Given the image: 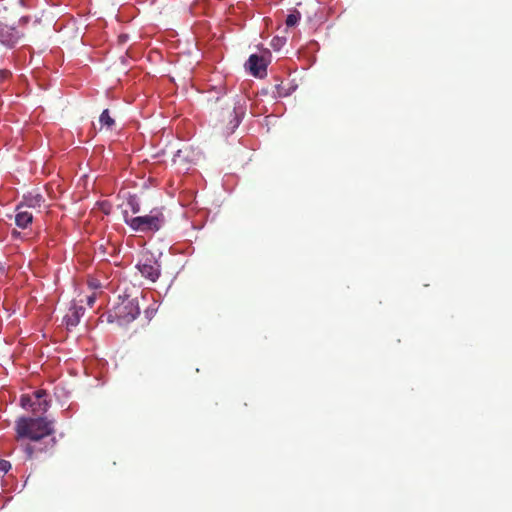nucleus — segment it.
Listing matches in <instances>:
<instances>
[{
    "label": "nucleus",
    "instance_id": "1",
    "mask_svg": "<svg viewBox=\"0 0 512 512\" xmlns=\"http://www.w3.org/2000/svg\"><path fill=\"white\" fill-rule=\"evenodd\" d=\"M16 440L28 439L30 442L23 444L22 449L27 459L31 460L37 453L45 451L43 447H37L34 443L40 442L54 433V422L44 417H19L15 421Z\"/></svg>",
    "mask_w": 512,
    "mask_h": 512
},
{
    "label": "nucleus",
    "instance_id": "2",
    "mask_svg": "<svg viewBox=\"0 0 512 512\" xmlns=\"http://www.w3.org/2000/svg\"><path fill=\"white\" fill-rule=\"evenodd\" d=\"M124 221L132 230L147 233L160 230L164 225L165 218L161 210L154 209L145 216L129 217L126 214Z\"/></svg>",
    "mask_w": 512,
    "mask_h": 512
},
{
    "label": "nucleus",
    "instance_id": "3",
    "mask_svg": "<svg viewBox=\"0 0 512 512\" xmlns=\"http://www.w3.org/2000/svg\"><path fill=\"white\" fill-rule=\"evenodd\" d=\"M140 314L136 299H124L113 307L108 318H116L120 323H129Z\"/></svg>",
    "mask_w": 512,
    "mask_h": 512
},
{
    "label": "nucleus",
    "instance_id": "4",
    "mask_svg": "<svg viewBox=\"0 0 512 512\" xmlns=\"http://www.w3.org/2000/svg\"><path fill=\"white\" fill-rule=\"evenodd\" d=\"M137 269L144 278L151 282H156L161 274V266L152 255H145L138 262Z\"/></svg>",
    "mask_w": 512,
    "mask_h": 512
},
{
    "label": "nucleus",
    "instance_id": "5",
    "mask_svg": "<svg viewBox=\"0 0 512 512\" xmlns=\"http://www.w3.org/2000/svg\"><path fill=\"white\" fill-rule=\"evenodd\" d=\"M268 62L263 56L252 54L248 58L245 67L251 75L258 78H263L267 74Z\"/></svg>",
    "mask_w": 512,
    "mask_h": 512
},
{
    "label": "nucleus",
    "instance_id": "6",
    "mask_svg": "<svg viewBox=\"0 0 512 512\" xmlns=\"http://www.w3.org/2000/svg\"><path fill=\"white\" fill-rule=\"evenodd\" d=\"M21 38L19 31L7 24H0V43L7 47H13Z\"/></svg>",
    "mask_w": 512,
    "mask_h": 512
},
{
    "label": "nucleus",
    "instance_id": "7",
    "mask_svg": "<svg viewBox=\"0 0 512 512\" xmlns=\"http://www.w3.org/2000/svg\"><path fill=\"white\" fill-rule=\"evenodd\" d=\"M47 396V392L42 389L34 392L33 404H31V410L34 414H44L48 410L49 401Z\"/></svg>",
    "mask_w": 512,
    "mask_h": 512
},
{
    "label": "nucleus",
    "instance_id": "8",
    "mask_svg": "<svg viewBox=\"0 0 512 512\" xmlns=\"http://www.w3.org/2000/svg\"><path fill=\"white\" fill-rule=\"evenodd\" d=\"M85 313L83 306L73 303L64 317L67 328L76 327Z\"/></svg>",
    "mask_w": 512,
    "mask_h": 512
},
{
    "label": "nucleus",
    "instance_id": "9",
    "mask_svg": "<svg viewBox=\"0 0 512 512\" xmlns=\"http://www.w3.org/2000/svg\"><path fill=\"white\" fill-rule=\"evenodd\" d=\"M44 197L39 193H27L23 196L22 201L17 204L18 206L29 210L30 208H40L44 203Z\"/></svg>",
    "mask_w": 512,
    "mask_h": 512
},
{
    "label": "nucleus",
    "instance_id": "10",
    "mask_svg": "<svg viewBox=\"0 0 512 512\" xmlns=\"http://www.w3.org/2000/svg\"><path fill=\"white\" fill-rule=\"evenodd\" d=\"M33 221V214L20 206L15 208V224L21 229H26Z\"/></svg>",
    "mask_w": 512,
    "mask_h": 512
},
{
    "label": "nucleus",
    "instance_id": "11",
    "mask_svg": "<svg viewBox=\"0 0 512 512\" xmlns=\"http://www.w3.org/2000/svg\"><path fill=\"white\" fill-rule=\"evenodd\" d=\"M192 154H193V151L191 150V148L185 146V147L177 150V152L173 156V162L179 163V164L190 162V161H192V159H191Z\"/></svg>",
    "mask_w": 512,
    "mask_h": 512
},
{
    "label": "nucleus",
    "instance_id": "12",
    "mask_svg": "<svg viewBox=\"0 0 512 512\" xmlns=\"http://www.w3.org/2000/svg\"><path fill=\"white\" fill-rule=\"evenodd\" d=\"M227 116L229 118V123L226 126V131H227V133L230 134V133H233L234 130L240 124V117H239V114L237 113L235 108L232 109V110H228L227 111Z\"/></svg>",
    "mask_w": 512,
    "mask_h": 512
},
{
    "label": "nucleus",
    "instance_id": "13",
    "mask_svg": "<svg viewBox=\"0 0 512 512\" xmlns=\"http://www.w3.org/2000/svg\"><path fill=\"white\" fill-rule=\"evenodd\" d=\"M99 123L101 125V128H105L106 130H111L112 127L115 124L114 119L111 117L110 112L108 109H105L100 117H99Z\"/></svg>",
    "mask_w": 512,
    "mask_h": 512
},
{
    "label": "nucleus",
    "instance_id": "14",
    "mask_svg": "<svg viewBox=\"0 0 512 512\" xmlns=\"http://www.w3.org/2000/svg\"><path fill=\"white\" fill-rule=\"evenodd\" d=\"M300 18H301L300 13L298 11H295L293 13H290L287 16L285 23H286L287 27H293L298 23Z\"/></svg>",
    "mask_w": 512,
    "mask_h": 512
},
{
    "label": "nucleus",
    "instance_id": "15",
    "mask_svg": "<svg viewBox=\"0 0 512 512\" xmlns=\"http://www.w3.org/2000/svg\"><path fill=\"white\" fill-rule=\"evenodd\" d=\"M33 398H34V394L32 396L30 395H22L21 397V406L25 409H28L30 408L31 409V404H33Z\"/></svg>",
    "mask_w": 512,
    "mask_h": 512
},
{
    "label": "nucleus",
    "instance_id": "16",
    "mask_svg": "<svg viewBox=\"0 0 512 512\" xmlns=\"http://www.w3.org/2000/svg\"><path fill=\"white\" fill-rule=\"evenodd\" d=\"M11 468L9 461L0 460V477H3Z\"/></svg>",
    "mask_w": 512,
    "mask_h": 512
},
{
    "label": "nucleus",
    "instance_id": "17",
    "mask_svg": "<svg viewBox=\"0 0 512 512\" xmlns=\"http://www.w3.org/2000/svg\"><path fill=\"white\" fill-rule=\"evenodd\" d=\"M10 75H11V73H10L9 70H6V69L0 70V83H2L5 80H7Z\"/></svg>",
    "mask_w": 512,
    "mask_h": 512
},
{
    "label": "nucleus",
    "instance_id": "18",
    "mask_svg": "<svg viewBox=\"0 0 512 512\" xmlns=\"http://www.w3.org/2000/svg\"><path fill=\"white\" fill-rule=\"evenodd\" d=\"M94 302H95V296H94V295H91V296H88V297H87V304H88L90 307H92V306H93Z\"/></svg>",
    "mask_w": 512,
    "mask_h": 512
},
{
    "label": "nucleus",
    "instance_id": "19",
    "mask_svg": "<svg viewBox=\"0 0 512 512\" xmlns=\"http://www.w3.org/2000/svg\"><path fill=\"white\" fill-rule=\"evenodd\" d=\"M132 211H133V213H138L139 212V206L138 205L137 206H133Z\"/></svg>",
    "mask_w": 512,
    "mask_h": 512
},
{
    "label": "nucleus",
    "instance_id": "20",
    "mask_svg": "<svg viewBox=\"0 0 512 512\" xmlns=\"http://www.w3.org/2000/svg\"><path fill=\"white\" fill-rule=\"evenodd\" d=\"M120 39H122L124 41L126 39V36L125 37L120 36Z\"/></svg>",
    "mask_w": 512,
    "mask_h": 512
},
{
    "label": "nucleus",
    "instance_id": "21",
    "mask_svg": "<svg viewBox=\"0 0 512 512\" xmlns=\"http://www.w3.org/2000/svg\"><path fill=\"white\" fill-rule=\"evenodd\" d=\"M120 39H122L124 41L126 39V36L125 37L120 36Z\"/></svg>",
    "mask_w": 512,
    "mask_h": 512
},
{
    "label": "nucleus",
    "instance_id": "22",
    "mask_svg": "<svg viewBox=\"0 0 512 512\" xmlns=\"http://www.w3.org/2000/svg\"><path fill=\"white\" fill-rule=\"evenodd\" d=\"M19 234L16 230L13 231V235Z\"/></svg>",
    "mask_w": 512,
    "mask_h": 512
}]
</instances>
